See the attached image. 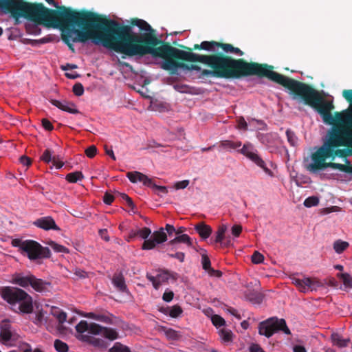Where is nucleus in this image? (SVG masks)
<instances>
[{
    "label": "nucleus",
    "mask_w": 352,
    "mask_h": 352,
    "mask_svg": "<svg viewBox=\"0 0 352 352\" xmlns=\"http://www.w3.org/2000/svg\"><path fill=\"white\" fill-rule=\"evenodd\" d=\"M96 147L95 146H91L88 148L86 149L85 153L87 157H93L96 154Z\"/></svg>",
    "instance_id": "nucleus-53"
},
{
    "label": "nucleus",
    "mask_w": 352,
    "mask_h": 352,
    "mask_svg": "<svg viewBox=\"0 0 352 352\" xmlns=\"http://www.w3.org/2000/svg\"><path fill=\"white\" fill-rule=\"evenodd\" d=\"M292 282L301 292H307L309 290H316L320 286V283L316 278L304 277L300 279L296 277L292 278Z\"/></svg>",
    "instance_id": "nucleus-12"
},
{
    "label": "nucleus",
    "mask_w": 352,
    "mask_h": 352,
    "mask_svg": "<svg viewBox=\"0 0 352 352\" xmlns=\"http://www.w3.org/2000/svg\"><path fill=\"white\" fill-rule=\"evenodd\" d=\"M114 197L112 195L106 193L104 196L103 201L104 202L107 204L110 205L113 201Z\"/></svg>",
    "instance_id": "nucleus-63"
},
{
    "label": "nucleus",
    "mask_w": 352,
    "mask_h": 352,
    "mask_svg": "<svg viewBox=\"0 0 352 352\" xmlns=\"http://www.w3.org/2000/svg\"><path fill=\"white\" fill-rule=\"evenodd\" d=\"M53 159L52 152L49 149H46L41 157V160L45 163H50Z\"/></svg>",
    "instance_id": "nucleus-48"
},
{
    "label": "nucleus",
    "mask_w": 352,
    "mask_h": 352,
    "mask_svg": "<svg viewBox=\"0 0 352 352\" xmlns=\"http://www.w3.org/2000/svg\"><path fill=\"white\" fill-rule=\"evenodd\" d=\"M167 240V234L163 228L155 231L151 237L145 240L142 244V249L145 250H153L158 244L162 243Z\"/></svg>",
    "instance_id": "nucleus-13"
},
{
    "label": "nucleus",
    "mask_w": 352,
    "mask_h": 352,
    "mask_svg": "<svg viewBox=\"0 0 352 352\" xmlns=\"http://www.w3.org/2000/svg\"><path fill=\"white\" fill-rule=\"evenodd\" d=\"M219 43L216 41H203L201 43L199 47L206 51L214 52L216 51V47H219Z\"/></svg>",
    "instance_id": "nucleus-31"
},
{
    "label": "nucleus",
    "mask_w": 352,
    "mask_h": 352,
    "mask_svg": "<svg viewBox=\"0 0 352 352\" xmlns=\"http://www.w3.org/2000/svg\"><path fill=\"white\" fill-rule=\"evenodd\" d=\"M51 314L58 321L59 324H62L66 321L67 314L60 309L58 307H52Z\"/></svg>",
    "instance_id": "nucleus-27"
},
{
    "label": "nucleus",
    "mask_w": 352,
    "mask_h": 352,
    "mask_svg": "<svg viewBox=\"0 0 352 352\" xmlns=\"http://www.w3.org/2000/svg\"><path fill=\"white\" fill-rule=\"evenodd\" d=\"M202 265H203V268L205 270H208V272L211 275H214V276H221V272L210 269V261L209 258L205 255L202 256Z\"/></svg>",
    "instance_id": "nucleus-30"
},
{
    "label": "nucleus",
    "mask_w": 352,
    "mask_h": 352,
    "mask_svg": "<svg viewBox=\"0 0 352 352\" xmlns=\"http://www.w3.org/2000/svg\"><path fill=\"white\" fill-rule=\"evenodd\" d=\"M338 276L342 279L346 287L352 289V276L348 273L338 274Z\"/></svg>",
    "instance_id": "nucleus-36"
},
{
    "label": "nucleus",
    "mask_w": 352,
    "mask_h": 352,
    "mask_svg": "<svg viewBox=\"0 0 352 352\" xmlns=\"http://www.w3.org/2000/svg\"><path fill=\"white\" fill-rule=\"evenodd\" d=\"M63 16L69 22L83 26L81 30L70 26L62 30L61 38L72 52L74 51V43H85L91 40L95 45L121 53L124 43L121 33L122 27L115 28L116 21L70 11L64 12Z\"/></svg>",
    "instance_id": "nucleus-1"
},
{
    "label": "nucleus",
    "mask_w": 352,
    "mask_h": 352,
    "mask_svg": "<svg viewBox=\"0 0 352 352\" xmlns=\"http://www.w3.org/2000/svg\"><path fill=\"white\" fill-rule=\"evenodd\" d=\"M32 276H23L21 274H16L12 277V283L21 287H26L30 285Z\"/></svg>",
    "instance_id": "nucleus-25"
},
{
    "label": "nucleus",
    "mask_w": 352,
    "mask_h": 352,
    "mask_svg": "<svg viewBox=\"0 0 352 352\" xmlns=\"http://www.w3.org/2000/svg\"><path fill=\"white\" fill-rule=\"evenodd\" d=\"M349 247V243L347 241H344L341 239H338L334 241L333 248L337 254H342Z\"/></svg>",
    "instance_id": "nucleus-28"
},
{
    "label": "nucleus",
    "mask_w": 352,
    "mask_h": 352,
    "mask_svg": "<svg viewBox=\"0 0 352 352\" xmlns=\"http://www.w3.org/2000/svg\"><path fill=\"white\" fill-rule=\"evenodd\" d=\"M99 235L102 239H103L106 241H109V237L108 236V232L107 229H101L99 230Z\"/></svg>",
    "instance_id": "nucleus-64"
},
{
    "label": "nucleus",
    "mask_w": 352,
    "mask_h": 352,
    "mask_svg": "<svg viewBox=\"0 0 352 352\" xmlns=\"http://www.w3.org/2000/svg\"><path fill=\"white\" fill-rule=\"evenodd\" d=\"M96 320H98V321H100V322H105L107 324H111L112 323L111 318L109 316H107V315L97 314L96 317Z\"/></svg>",
    "instance_id": "nucleus-49"
},
{
    "label": "nucleus",
    "mask_w": 352,
    "mask_h": 352,
    "mask_svg": "<svg viewBox=\"0 0 352 352\" xmlns=\"http://www.w3.org/2000/svg\"><path fill=\"white\" fill-rule=\"evenodd\" d=\"M44 320V313L43 311H39L36 316L35 323L38 325H41Z\"/></svg>",
    "instance_id": "nucleus-60"
},
{
    "label": "nucleus",
    "mask_w": 352,
    "mask_h": 352,
    "mask_svg": "<svg viewBox=\"0 0 352 352\" xmlns=\"http://www.w3.org/2000/svg\"><path fill=\"white\" fill-rule=\"evenodd\" d=\"M241 146L242 142L239 140L234 141L232 140H221L217 143V146L220 152H232L234 151H237V150H239Z\"/></svg>",
    "instance_id": "nucleus-18"
},
{
    "label": "nucleus",
    "mask_w": 352,
    "mask_h": 352,
    "mask_svg": "<svg viewBox=\"0 0 352 352\" xmlns=\"http://www.w3.org/2000/svg\"><path fill=\"white\" fill-rule=\"evenodd\" d=\"M219 336L223 342H232V333L230 330L226 329V328H222L219 331Z\"/></svg>",
    "instance_id": "nucleus-32"
},
{
    "label": "nucleus",
    "mask_w": 352,
    "mask_h": 352,
    "mask_svg": "<svg viewBox=\"0 0 352 352\" xmlns=\"http://www.w3.org/2000/svg\"><path fill=\"white\" fill-rule=\"evenodd\" d=\"M109 352H130V350L120 342H116Z\"/></svg>",
    "instance_id": "nucleus-40"
},
{
    "label": "nucleus",
    "mask_w": 352,
    "mask_h": 352,
    "mask_svg": "<svg viewBox=\"0 0 352 352\" xmlns=\"http://www.w3.org/2000/svg\"><path fill=\"white\" fill-rule=\"evenodd\" d=\"M242 231V227L240 225H234L232 228V234L235 236L238 237Z\"/></svg>",
    "instance_id": "nucleus-54"
},
{
    "label": "nucleus",
    "mask_w": 352,
    "mask_h": 352,
    "mask_svg": "<svg viewBox=\"0 0 352 352\" xmlns=\"http://www.w3.org/2000/svg\"><path fill=\"white\" fill-rule=\"evenodd\" d=\"M49 244L51 248L56 252L69 253V250L63 245H59L54 241H51Z\"/></svg>",
    "instance_id": "nucleus-44"
},
{
    "label": "nucleus",
    "mask_w": 352,
    "mask_h": 352,
    "mask_svg": "<svg viewBox=\"0 0 352 352\" xmlns=\"http://www.w3.org/2000/svg\"><path fill=\"white\" fill-rule=\"evenodd\" d=\"M53 165L57 168L59 169L63 167V163L60 161L56 156H53V159L51 161Z\"/></svg>",
    "instance_id": "nucleus-62"
},
{
    "label": "nucleus",
    "mask_w": 352,
    "mask_h": 352,
    "mask_svg": "<svg viewBox=\"0 0 352 352\" xmlns=\"http://www.w3.org/2000/svg\"><path fill=\"white\" fill-rule=\"evenodd\" d=\"M237 152L244 155L258 166L261 168L265 173L272 175V171L266 166L265 162L258 155L257 150L252 143L249 142H245L243 144L241 148H239V150H237Z\"/></svg>",
    "instance_id": "nucleus-11"
},
{
    "label": "nucleus",
    "mask_w": 352,
    "mask_h": 352,
    "mask_svg": "<svg viewBox=\"0 0 352 352\" xmlns=\"http://www.w3.org/2000/svg\"><path fill=\"white\" fill-rule=\"evenodd\" d=\"M177 56L184 60L200 62L210 66L214 70L204 69L202 76L219 78H232L239 76L258 75L270 79L272 70L266 65L255 63H247L241 59L235 60L218 55H201L190 52L177 51Z\"/></svg>",
    "instance_id": "nucleus-2"
},
{
    "label": "nucleus",
    "mask_w": 352,
    "mask_h": 352,
    "mask_svg": "<svg viewBox=\"0 0 352 352\" xmlns=\"http://www.w3.org/2000/svg\"><path fill=\"white\" fill-rule=\"evenodd\" d=\"M162 311L171 318H177L182 314L183 309L179 305H175L172 307L165 308L162 310Z\"/></svg>",
    "instance_id": "nucleus-26"
},
{
    "label": "nucleus",
    "mask_w": 352,
    "mask_h": 352,
    "mask_svg": "<svg viewBox=\"0 0 352 352\" xmlns=\"http://www.w3.org/2000/svg\"><path fill=\"white\" fill-rule=\"evenodd\" d=\"M20 249L25 252L30 260H36L50 256L48 248L42 247L38 243L27 240L20 243Z\"/></svg>",
    "instance_id": "nucleus-10"
},
{
    "label": "nucleus",
    "mask_w": 352,
    "mask_h": 352,
    "mask_svg": "<svg viewBox=\"0 0 352 352\" xmlns=\"http://www.w3.org/2000/svg\"><path fill=\"white\" fill-rule=\"evenodd\" d=\"M73 91L75 94V95L80 96L83 94L84 88L82 85L80 83L75 84L73 87Z\"/></svg>",
    "instance_id": "nucleus-50"
},
{
    "label": "nucleus",
    "mask_w": 352,
    "mask_h": 352,
    "mask_svg": "<svg viewBox=\"0 0 352 352\" xmlns=\"http://www.w3.org/2000/svg\"><path fill=\"white\" fill-rule=\"evenodd\" d=\"M36 227L45 230H60V228L56 224L55 221L51 217H45L38 219L34 223Z\"/></svg>",
    "instance_id": "nucleus-17"
},
{
    "label": "nucleus",
    "mask_w": 352,
    "mask_h": 352,
    "mask_svg": "<svg viewBox=\"0 0 352 352\" xmlns=\"http://www.w3.org/2000/svg\"><path fill=\"white\" fill-rule=\"evenodd\" d=\"M178 244H184L187 247H191L192 245V241L188 234H182L170 240L167 245L176 246Z\"/></svg>",
    "instance_id": "nucleus-21"
},
{
    "label": "nucleus",
    "mask_w": 352,
    "mask_h": 352,
    "mask_svg": "<svg viewBox=\"0 0 352 352\" xmlns=\"http://www.w3.org/2000/svg\"><path fill=\"white\" fill-rule=\"evenodd\" d=\"M137 233H138V236H139L140 238L144 239V241H145V240L148 239V237L151 235V230L150 228H148L147 227H144L142 229H137Z\"/></svg>",
    "instance_id": "nucleus-45"
},
{
    "label": "nucleus",
    "mask_w": 352,
    "mask_h": 352,
    "mask_svg": "<svg viewBox=\"0 0 352 352\" xmlns=\"http://www.w3.org/2000/svg\"><path fill=\"white\" fill-rule=\"evenodd\" d=\"M30 285L34 289L38 292H43L46 290L50 284L45 282L41 279H37L34 276H32Z\"/></svg>",
    "instance_id": "nucleus-23"
},
{
    "label": "nucleus",
    "mask_w": 352,
    "mask_h": 352,
    "mask_svg": "<svg viewBox=\"0 0 352 352\" xmlns=\"http://www.w3.org/2000/svg\"><path fill=\"white\" fill-rule=\"evenodd\" d=\"M226 230H227V226L226 225H222L219 228V229L216 233V239H215L216 243H222V241L224 239L225 233H226Z\"/></svg>",
    "instance_id": "nucleus-38"
},
{
    "label": "nucleus",
    "mask_w": 352,
    "mask_h": 352,
    "mask_svg": "<svg viewBox=\"0 0 352 352\" xmlns=\"http://www.w3.org/2000/svg\"><path fill=\"white\" fill-rule=\"evenodd\" d=\"M54 348L55 349L58 351V352H67L68 351V349H69V347H68V345L60 340H56L54 341Z\"/></svg>",
    "instance_id": "nucleus-39"
},
{
    "label": "nucleus",
    "mask_w": 352,
    "mask_h": 352,
    "mask_svg": "<svg viewBox=\"0 0 352 352\" xmlns=\"http://www.w3.org/2000/svg\"><path fill=\"white\" fill-rule=\"evenodd\" d=\"M239 129L246 131L248 129V124L244 118L241 117L237 120V126Z\"/></svg>",
    "instance_id": "nucleus-51"
},
{
    "label": "nucleus",
    "mask_w": 352,
    "mask_h": 352,
    "mask_svg": "<svg viewBox=\"0 0 352 352\" xmlns=\"http://www.w3.org/2000/svg\"><path fill=\"white\" fill-rule=\"evenodd\" d=\"M168 256L171 258H177L181 262H183L184 261V257H185V254L183 252H177L175 254H168Z\"/></svg>",
    "instance_id": "nucleus-58"
},
{
    "label": "nucleus",
    "mask_w": 352,
    "mask_h": 352,
    "mask_svg": "<svg viewBox=\"0 0 352 352\" xmlns=\"http://www.w3.org/2000/svg\"><path fill=\"white\" fill-rule=\"evenodd\" d=\"M342 96L351 104H352V89L344 90Z\"/></svg>",
    "instance_id": "nucleus-56"
},
{
    "label": "nucleus",
    "mask_w": 352,
    "mask_h": 352,
    "mask_svg": "<svg viewBox=\"0 0 352 352\" xmlns=\"http://www.w3.org/2000/svg\"><path fill=\"white\" fill-rule=\"evenodd\" d=\"M121 33L123 36L124 43L121 51L122 54L129 56H144L146 54H152L164 59L162 63V69L171 71L173 73L177 72L179 69H183L185 63H179L173 59V58L183 60L177 56V52H185L168 45H162L156 48L150 46L139 44L143 41L141 36L131 32V28L128 26H124L121 29Z\"/></svg>",
    "instance_id": "nucleus-5"
},
{
    "label": "nucleus",
    "mask_w": 352,
    "mask_h": 352,
    "mask_svg": "<svg viewBox=\"0 0 352 352\" xmlns=\"http://www.w3.org/2000/svg\"><path fill=\"white\" fill-rule=\"evenodd\" d=\"M51 103L62 111L68 112L72 114H77L79 113L76 104L72 102L67 100H52Z\"/></svg>",
    "instance_id": "nucleus-19"
},
{
    "label": "nucleus",
    "mask_w": 352,
    "mask_h": 352,
    "mask_svg": "<svg viewBox=\"0 0 352 352\" xmlns=\"http://www.w3.org/2000/svg\"><path fill=\"white\" fill-rule=\"evenodd\" d=\"M250 352H265L261 346L258 344H252L249 347Z\"/></svg>",
    "instance_id": "nucleus-57"
},
{
    "label": "nucleus",
    "mask_w": 352,
    "mask_h": 352,
    "mask_svg": "<svg viewBox=\"0 0 352 352\" xmlns=\"http://www.w3.org/2000/svg\"><path fill=\"white\" fill-rule=\"evenodd\" d=\"M270 79L291 90L295 94L292 98L298 99L300 96L305 104H307L317 110L321 116L323 122L329 125H334V129H341L342 124L348 125L349 112L343 111L336 112L332 115L331 111L334 108L332 102L324 100L316 90L309 85L289 78L276 72L272 71L270 74ZM342 128V129H344Z\"/></svg>",
    "instance_id": "nucleus-3"
},
{
    "label": "nucleus",
    "mask_w": 352,
    "mask_h": 352,
    "mask_svg": "<svg viewBox=\"0 0 352 352\" xmlns=\"http://www.w3.org/2000/svg\"><path fill=\"white\" fill-rule=\"evenodd\" d=\"M83 179V175L80 171L70 173L66 175V179L70 183H76Z\"/></svg>",
    "instance_id": "nucleus-34"
},
{
    "label": "nucleus",
    "mask_w": 352,
    "mask_h": 352,
    "mask_svg": "<svg viewBox=\"0 0 352 352\" xmlns=\"http://www.w3.org/2000/svg\"><path fill=\"white\" fill-rule=\"evenodd\" d=\"M170 277V274L164 271L159 272L156 276L146 274V278L152 283L155 289H158L162 284L166 283Z\"/></svg>",
    "instance_id": "nucleus-16"
},
{
    "label": "nucleus",
    "mask_w": 352,
    "mask_h": 352,
    "mask_svg": "<svg viewBox=\"0 0 352 352\" xmlns=\"http://www.w3.org/2000/svg\"><path fill=\"white\" fill-rule=\"evenodd\" d=\"M264 261V256L258 251H255L252 256V261L255 264L262 263Z\"/></svg>",
    "instance_id": "nucleus-47"
},
{
    "label": "nucleus",
    "mask_w": 352,
    "mask_h": 352,
    "mask_svg": "<svg viewBox=\"0 0 352 352\" xmlns=\"http://www.w3.org/2000/svg\"><path fill=\"white\" fill-rule=\"evenodd\" d=\"M42 125L43 128L47 131H51L53 129L52 124L47 119L42 120Z\"/></svg>",
    "instance_id": "nucleus-61"
},
{
    "label": "nucleus",
    "mask_w": 352,
    "mask_h": 352,
    "mask_svg": "<svg viewBox=\"0 0 352 352\" xmlns=\"http://www.w3.org/2000/svg\"><path fill=\"white\" fill-rule=\"evenodd\" d=\"M319 204V199L317 197L312 196L307 197L304 201V206L307 208L316 206Z\"/></svg>",
    "instance_id": "nucleus-42"
},
{
    "label": "nucleus",
    "mask_w": 352,
    "mask_h": 352,
    "mask_svg": "<svg viewBox=\"0 0 352 352\" xmlns=\"http://www.w3.org/2000/svg\"><path fill=\"white\" fill-rule=\"evenodd\" d=\"M278 331H281L287 335L291 333L284 319L270 318L261 322L258 326L259 334L265 336L267 338L271 337L274 333Z\"/></svg>",
    "instance_id": "nucleus-9"
},
{
    "label": "nucleus",
    "mask_w": 352,
    "mask_h": 352,
    "mask_svg": "<svg viewBox=\"0 0 352 352\" xmlns=\"http://www.w3.org/2000/svg\"><path fill=\"white\" fill-rule=\"evenodd\" d=\"M212 324L217 328L223 327L226 324L225 320L219 315H213L211 317Z\"/></svg>",
    "instance_id": "nucleus-43"
},
{
    "label": "nucleus",
    "mask_w": 352,
    "mask_h": 352,
    "mask_svg": "<svg viewBox=\"0 0 352 352\" xmlns=\"http://www.w3.org/2000/svg\"><path fill=\"white\" fill-rule=\"evenodd\" d=\"M0 340L6 345L12 346L17 338V335L11 327L8 320H3L0 324Z\"/></svg>",
    "instance_id": "nucleus-14"
},
{
    "label": "nucleus",
    "mask_w": 352,
    "mask_h": 352,
    "mask_svg": "<svg viewBox=\"0 0 352 352\" xmlns=\"http://www.w3.org/2000/svg\"><path fill=\"white\" fill-rule=\"evenodd\" d=\"M331 340L333 345L339 348L346 347L350 342V340L349 338H344L338 333H333L331 334Z\"/></svg>",
    "instance_id": "nucleus-22"
},
{
    "label": "nucleus",
    "mask_w": 352,
    "mask_h": 352,
    "mask_svg": "<svg viewBox=\"0 0 352 352\" xmlns=\"http://www.w3.org/2000/svg\"><path fill=\"white\" fill-rule=\"evenodd\" d=\"M94 333H90V337L89 340H82L83 342H89L94 346H98L100 348H105L106 344L104 341L100 338H94L92 337L94 336Z\"/></svg>",
    "instance_id": "nucleus-35"
},
{
    "label": "nucleus",
    "mask_w": 352,
    "mask_h": 352,
    "mask_svg": "<svg viewBox=\"0 0 352 352\" xmlns=\"http://www.w3.org/2000/svg\"><path fill=\"white\" fill-rule=\"evenodd\" d=\"M219 47H221L226 53L236 54L239 56H242L243 54V52L239 48L234 47L229 43H219Z\"/></svg>",
    "instance_id": "nucleus-29"
},
{
    "label": "nucleus",
    "mask_w": 352,
    "mask_h": 352,
    "mask_svg": "<svg viewBox=\"0 0 352 352\" xmlns=\"http://www.w3.org/2000/svg\"><path fill=\"white\" fill-rule=\"evenodd\" d=\"M173 296H174V293L171 290L166 289L163 294L162 299L165 302H168L173 300Z\"/></svg>",
    "instance_id": "nucleus-52"
},
{
    "label": "nucleus",
    "mask_w": 352,
    "mask_h": 352,
    "mask_svg": "<svg viewBox=\"0 0 352 352\" xmlns=\"http://www.w3.org/2000/svg\"><path fill=\"white\" fill-rule=\"evenodd\" d=\"M126 176L132 183H137L139 182L147 186H151L153 184L151 179L138 171L129 172Z\"/></svg>",
    "instance_id": "nucleus-20"
},
{
    "label": "nucleus",
    "mask_w": 352,
    "mask_h": 352,
    "mask_svg": "<svg viewBox=\"0 0 352 352\" xmlns=\"http://www.w3.org/2000/svg\"><path fill=\"white\" fill-rule=\"evenodd\" d=\"M258 138L261 143L269 148L277 147L281 143V140L276 133H259Z\"/></svg>",
    "instance_id": "nucleus-15"
},
{
    "label": "nucleus",
    "mask_w": 352,
    "mask_h": 352,
    "mask_svg": "<svg viewBox=\"0 0 352 352\" xmlns=\"http://www.w3.org/2000/svg\"><path fill=\"white\" fill-rule=\"evenodd\" d=\"M164 331L165 336L169 340H179L181 337V335L178 331L170 328L165 329Z\"/></svg>",
    "instance_id": "nucleus-37"
},
{
    "label": "nucleus",
    "mask_w": 352,
    "mask_h": 352,
    "mask_svg": "<svg viewBox=\"0 0 352 352\" xmlns=\"http://www.w3.org/2000/svg\"><path fill=\"white\" fill-rule=\"evenodd\" d=\"M0 295L16 312L30 314L33 310L32 297L21 289L3 287L0 289Z\"/></svg>",
    "instance_id": "nucleus-7"
},
{
    "label": "nucleus",
    "mask_w": 352,
    "mask_h": 352,
    "mask_svg": "<svg viewBox=\"0 0 352 352\" xmlns=\"http://www.w3.org/2000/svg\"><path fill=\"white\" fill-rule=\"evenodd\" d=\"M0 10L4 13H10L16 20L20 16H28L50 27H56L58 22L55 11L41 3L33 4L23 0H0Z\"/></svg>",
    "instance_id": "nucleus-6"
},
{
    "label": "nucleus",
    "mask_w": 352,
    "mask_h": 352,
    "mask_svg": "<svg viewBox=\"0 0 352 352\" xmlns=\"http://www.w3.org/2000/svg\"><path fill=\"white\" fill-rule=\"evenodd\" d=\"M74 274L80 278H85L87 277V273L83 270L79 268H76L75 270Z\"/></svg>",
    "instance_id": "nucleus-59"
},
{
    "label": "nucleus",
    "mask_w": 352,
    "mask_h": 352,
    "mask_svg": "<svg viewBox=\"0 0 352 352\" xmlns=\"http://www.w3.org/2000/svg\"><path fill=\"white\" fill-rule=\"evenodd\" d=\"M286 135L287 138V141L289 144L292 146H295L298 142V138L295 134V133L290 129H287L286 131Z\"/></svg>",
    "instance_id": "nucleus-41"
},
{
    "label": "nucleus",
    "mask_w": 352,
    "mask_h": 352,
    "mask_svg": "<svg viewBox=\"0 0 352 352\" xmlns=\"http://www.w3.org/2000/svg\"><path fill=\"white\" fill-rule=\"evenodd\" d=\"M195 229L203 239L208 238L212 233L211 227L204 223L197 224Z\"/></svg>",
    "instance_id": "nucleus-24"
},
{
    "label": "nucleus",
    "mask_w": 352,
    "mask_h": 352,
    "mask_svg": "<svg viewBox=\"0 0 352 352\" xmlns=\"http://www.w3.org/2000/svg\"><path fill=\"white\" fill-rule=\"evenodd\" d=\"M188 184H189L188 180H183V181L177 182V183H175V188L176 189H184V188H186L188 186Z\"/></svg>",
    "instance_id": "nucleus-55"
},
{
    "label": "nucleus",
    "mask_w": 352,
    "mask_h": 352,
    "mask_svg": "<svg viewBox=\"0 0 352 352\" xmlns=\"http://www.w3.org/2000/svg\"><path fill=\"white\" fill-rule=\"evenodd\" d=\"M134 24L139 27L141 30L144 31H150L151 30V26L145 21L142 19H137Z\"/></svg>",
    "instance_id": "nucleus-46"
},
{
    "label": "nucleus",
    "mask_w": 352,
    "mask_h": 352,
    "mask_svg": "<svg viewBox=\"0 0 352 352\" xmlns=\"http://www.w3.org/2000/svg\"><path fill=\"white\" fill-rule=\"evenodd\" d=\"M113 285L120 291L124 292L126 290V285L124 278L121 276H116L112 280Z\"/></svg>",
    "instance_id": "nucleus-33"
},
{
    "label": "nucleus",
    "mask_w": 352,
    "mask_h": 352,
    "mask_svg": "<svg viewBox=\"0 0 352 352\" xmlns=\"http://www.w3.org/2000/svg\"><path fill=\"white\" fill-rule=\"evenodd\" d=\"M76 336L79 340H89L90 333L100 334L110 340H114L118 338V333L116 329L104 327L93 322L88 323L85 320H81L76 326Z\"/></svg>",
    "instance_id": "nucleus-8"
},
{
    "label": "nucleus",
    "mask_w": 352,
    "mask_h": 352,
    "mask_svg": "<svg viewBox=\"0 0 352 352\" xmlns=\"http://www.w3.org/2000/svg\"><path fill=\"white\" fill-rule=\"evenodd\" d=\"M348 125L351 128L344 129H331L327 134L322 146L317 148L311 155V160L307 166L308 170L316 173L328 167L346 171V166L341 164L327 162V160H333L338 155L339 146H347L352 147V106L349 112Z\"/></svg>",
    "instance_id": "nucleus-4"
}]
</instances>
